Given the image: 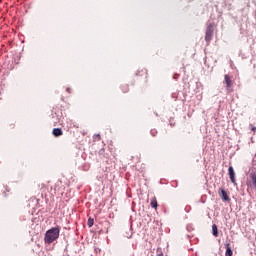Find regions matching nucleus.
<instances>
[{"mask_svg":"<svg viewBox=\"0 0 256 256\" xmlns=\"http://www.w3.org/2000/svg\"><path fill=\"white\" fill-rule=\"evenodd\" d=\"M226 252L225 256H233V250L231 249V244L227 243L225 244Z\"/></svg>","mask_w":256,"mask_h":256,"instance_id":"obj_8","label":"nucleus"},{"mask_svg":"<svg viewBox=\"0 0 256 256\" xmlns=\"http://www.w3.org/2000/svg\"><path fill=\"white\" fill-rule=\"evenodd\" d=\"M228 174H229V177H230V180L232 183H235V170L233 169V166H229L228 168Z\"/></svg>","mask_w":256,"mask_h":256,"instance_id":"obj_5","label":"nucleus"},{"mask_svg":"<svg viewBox=\"0 0 256 256\" xmlns=\"http://www.w3.org/2000/svg\"><path fill=\"white\" fill-rule=\"evenodd\" d=\"M212 235H214V237H219V229L216 224L212 225Z\"/></svg>","mask_w":256,"mask_h":256,"instance_id":"obj_10","label":"nucleus"},{"mask_svg":"<svg viewBox=\"0 0 256 256\" xmlns=\"http://www.w3.org/2000/svg\"><path fill=\"white\" fill-rule=\"evenodd\" d=\"M150 205L152 209L157 210V207H159V204L157 203V197L154 196L151 198Z\"/></svg>","mask_w":256,"mask_h":256,"instance_id":"obj_7","label":"nucleus"},{"mask_svg":"<svg viewBox=\"0 0 256 256\" xmlns=\"http://www.w3.org/2000/svg\"><path fill=\"white\" fill-rule=\"evenodd\" d=\"M122 91H123V93H129V85H123Z\"/></svg>","mask_w":256,"mask_h":256,"instance_id":"obj_11","label":"nucleus"},{"mask_svg":"<svg viewBox=\"0 0 256 256\" xmlns=\"http://www.w3.org/2000/svg\"><path fill=\"white\" fill-rule=\"evenodd\" d=\"M157 256H163V252L157 253Z\"/></svg>","mask_w":256,"mask_h":256,"instance_id":"obj_15","label":"nucleus"},{"mask_svg":"<svg viewBox=\"0 0 256 256\" xmlns=\"http://www.w3.org/2000/svg\"><path fill=\"white\" fill-rule=\"evenodd\" d=\"M60 229L58 227L51 228L50 230L46 231L44 241L48 245H51L53 241H57L59 239Z\"/></svg>","mask_w":256,"mask_h":256,"instance_id":"obj_1","label":"nucleus"},{"mask_svg":"<svg viewBox=\"0 0 256 256\" xmlns=\"http://www.w3.org/2000/svg\"><path fill=\"white\" fill-rule=\"evenodd\" d=\"M213 26L209 25L206 29V33H205V41L210 43L211 39H213Z\"/></svg>","mask_w":256,"mask_h":256,"instance_id":"obj_2","label":"nucleus"},{"mask_svg":"<svg viewBox=\"0 0 256 256\" xmlns=\"http://www.w3.org/2000/svg\"><path fill=\"white\" fill-rule=\"evenodd\" d=\"M150 133H151L152 137H157V129H152L150 131Z\"/></svg>","mask_w":256,"mask_h":256,"instance_id":"obj_13","label":"nucleus"},{"mask_svg":"<svg viewBox=\"0 0 256 256\" xmlns=\"http://www.w3.org/2000/svg\"><path fill=\"white\" fill-rule=\"evenodd\" d=\"M67 93H71V88H66Z\"/></svg>","mask_w":256,"mask_h":256,"instance_id":"obj_14","label":"nucleus"},{"mask_svg":"<svg viewBox=\"0 0 256 256\" xmlns=\"http://www.w3.org/2000/svg\"><path fill=\"white\" fill-rule=\"evenodd\" d=\"M94 223H95V221L92 218L88 219V227H93Z\"/></svg>","mask_w":256,"mask_h":256,"instance_id":"obj_12","label":"nucleus"},{"mask_svg":"<svg viewBox=\"0 0 256 256\" xmlns=\"http://www.w3.org/2000/svg\"><path fill=\"white\" fill-rule=\"evenodd\" d=\"M61 185H63V182L57 181L55 183L54 191L55 193H61Z\"/></svg>","mask_w":256,"mask_h":256,"instance_id":"obj_9","label":"nucleus"},{"mask_svg":"<svg viewBox=\"0 0 256 256\" xmlns=\"http://www.w3.org/2000/svg\"><path fill=\"white\" fill-rule=\"evenodd\" d=\"M252 131H256V127H252Z\"/></svg>","mask_w":256,"mask_h":256,"instance_id":"obj_16","label":"nucleus"},{"mask_svg":"<svg viewBox=\"0 0 256 256\" xmlns=\"http://www.w3.org/2000/svg\"><path fill=\"white\" fill-rule=\"evenodd\" d=\"M224 83L226 85V89L229 91V89H231V87H233V80H231V76H229L228 74L224 75Z\"/></svg>","mask_w":256,"mask_h":256,"instance_id":"obj_4","label":"nucleus"},{"mask_svg":"<svg viewBox=\"0 0 256 256\" xmlns=\"http://www.w3.org/2000/svg\"><path fill=\"white\" fill-rule=\"evenodd\" d=\"M218 195L224 202L231 201V198H229V194H227V191H225V189L223 188H219Z\"/></svg>","mask_w":256,"mask_h":256,"instance_id":"obj_3","label":"nucleus"},{"mask_svg":"<svg viewBox=\"0 0 256 256\" xmlns=\"http://www.w3.org/2000/svg\"><path fill=\"white\" fill-rule=\"evenodd\" d=\"M52 134L54 137H61V135H63V130L61 128H54Z\"/></svg>","mask_w":256,"mask_h":256,"instance_id":"obj_6","label":"nucleus"}]
</instances>
